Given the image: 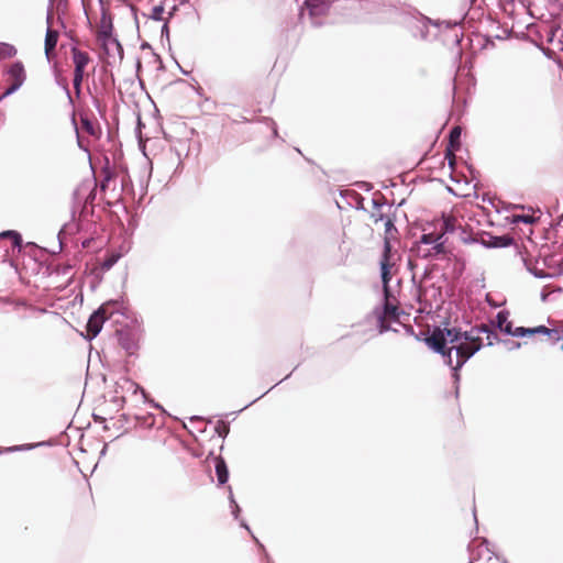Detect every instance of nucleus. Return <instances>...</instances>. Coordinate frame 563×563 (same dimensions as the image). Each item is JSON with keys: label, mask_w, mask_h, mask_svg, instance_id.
Masks as SVG:
<instances>
[{"label": "nucleus", "mask_w": 563, "mask_h": 563, "mask_svg": "<svg viewBox=\"0 0 563 563\" xmlns=\"http://www.w3.org/2000/svg\"><path fill=\"white\" fill-rule=\"evenodd\" d=\"M216 474L218 478V483L223 485L229 479V470L225 461L222 457L216 459Z\"/></svg>", "instance_id": "16"}, {"label": "nucleus", "mask_w": 563, "mask_h": 563, "mask_svg": "<svg viewBox=\"0 0 563 563\" xmlns=\"http://www.w3.org/2000/svg\"><path fill=\"white\" fill-rule=\"evenodd\" d=\"M533 328H525V336L534 335Z\"/></svg>", "instance_id": "42"}, {"label": "nucleus", "mask_w": 563, "mask_h": 563, "mask_svg": "<svg viewBox=\"0 0 563 563\" xmlns=\"http://www.w3.org/2000/svg\"><path fill=\"white\" fill-rule=\"evenodd\" d=\"M229 431H230V428H229V424H228V423H225V422H224V421H222V420L218 421V423H217V426H216V432H217L220 437H222V438L227 437V435H228V433H229Z\"/></svg>", "instance_id": "26"}, {"label": "nucleus", "mask_w": 563, "mask_h": 563, "mask_svg": "<svg viewBox=\"0 0 563 563\" xmlns=\"http://www.w3.org/2000/svg\"><path fill=\"white\" fill-rule=\"evenodd\" d=\"M229 499H230V506H231L232 515L234 516L235 519H238L239 518V512H240L241 509H240L238 503L234 499L233 492H232L231 487H229Z\"/></svg>", "instance_id": "24"}, {"label": "nucleus", "mask_w": 563, "mask_h": 563, "mask_svg": "<svg viewBox=\"0 0 563 563\" xmlns=\"http://www.w3.org/2000/svg\"><path fill=\"white\" fill-rule=\"evenodd\" d=\"M107 320V309L106 306L99 307L89 317L87 322V339H95L101 331L104 321Z\"/></svg>", "instance_id": "9"}, {"label": "nucleus", "mask_w": 563, "mask_h": 563, "mask_svg": "<svg viewBox=\"0 0 563 563\" xmlns=\"http://www.w3.org/2000/svg\"><path fill=\"white\" fill-rule=\"evenodd\" d=\"M406 330H407V332H410V333H412V332H413V329H412V327H410V325H409V327H407V328H406Z\"/></svg>", "instance_id": "47"}, {"label": "nucleus", "mask_w": 563, "mask_h": 563, "mask_svg": "<svg viewBox=\"0 0 563 563\" xmlns=\"http://www.w3.org/2000/svg\"><path fill=\"white\" fill-rule=\"evenodd\" d=\"M273 133H274V135H275V136L277 135V129H276V126H275V125H274V128H273Z\"/></svg>", "instance_id": "48"}, {"label": "nucleus", "mask_w": 563, "mask_h": 563, "mask_svg": "<svg viewBox=\"0 0 563 563\" xmlns=\"http://www.w3.org/2000/svg\"><path fill=\"white\" fill-rule=\"evenodd\" d=\"M561 336H562V339H561V340H563V331L561 332Z\"/></svg>", "instance_id": "51"}, {"label": "nucleus", "mask_w": 563, "mask_h": 563, "mask_svg": "<svg viewBox=\"0 0 563 563\" xmlns=\"http://www.w3.org/2000/svg\"><path fill=\"white\" fill-rule=\"evenodd\" d=\"M461 240L466 244L479 243L487 249L507 247L514 243V239L509 235L497 236L488 232H482L478 236L472 238L468 235L466 236L465 232L463 231Z\"/></svg>", "instance_id": "5"}, {"label": "nucleus", "mask_w": 563, "mask_h": 563, "mask_svg": "<svg viewBox=\"0 0 563 563\" xmlns=\"http://www.w3.org/2000/svg\"><path fill=\"white\" fill-rule=\"evenodd\" d=\"M58 84L63 87V89L65 90L66 95H67V98L69 100L70 103H73V98H71V95H70V91H69V88H68V84L66 80H63V81H59L58 80Z\"/></svg>", "instance_id": "33"}, {"label": "nucleus", "mask_w": 563, "mask_h": 563, "mask_svg": "<svg viewBox=\"0 0 563 563\" xmlns=\"http://www.w3.org/2000/svg\"><path fill=\"white\" fill-rule=\"evenodd\" d=\"M482 545H485V550H486L487 554L489 555L488 556V561H492L494 553L488 548V541L486 539H483L482 540Z\"/></svg>", "instance_id": "38"}, {"label": "nucleus", "mask_w": 563, "mask_h": 563, "mask_svg": "<svg viewBox=\"0 0 563 563\" xmlns=\"http://www.w3.org/2000/svg\"><path fill=\"white\" fill-rule=\"evenodd\" d=\"M164 11H165L164 7L162 4H159V5L153 7L151 9V12L148 14L144 13V15L154 21H164L165 22V20H169V18L173 15V13L170 12L168 18H164L163 16Z\"/></svg>", "instance_id": "21"}, {"label": "nucleus", "mask_w": 563, "mask_h": 563, "mask_svg": "<svg viewBox=\"0 0 563 563\" xmlns=\"http://www.w3.org/2000/svg\"><path fill=\"white\" fill-rule=\"evenodd\" d=\"M497 339H498V334L494 330H492L487 333L488 345H493L494 341H496Z\"/></svg>", "instance_id": "36"}, {"label": "nucleus", "mask_w": 563, "mask_h": 563, "mask_svg": "<svg viewBox=\"0 0 563 563\" xmlns=\"http://www.w3.org/2000/svg\"><path fill=\"white\" fill-rule=\"evenodd\" d=\"M533 331L536 334H544V335L550 336L554 343L558 341H561V339H562L561 331H559L556 329H549L545 325L534 327Z\"/></svg>", "instance_id": "19"}, {"label": "nucleus", "mask_w": 563, "mask_h": 563, "mask_svg": "<svg viewBox=\"0 0 563 563\" xmlns=\"http://www.w3.org/2000/svg\"><path fill=\"white\" fill-rule=\"evenodd\" d=\"M79 196H80V189H77V190L74 192V198H75L76 200H78V199H79Z\"/></svg>", "instance_id": "44"}, {"label": "nucleus", "mask_w": 563, "mask_h": 563, "mask_svg": "<svg viewBox=\"0 0 563 563\" xmlns=\"http://www.w3.org/2000/svg\"><path fill=\"white\" fill-rule=\"evenodd\" d=\"M512 336L523 338L525 336V327H517L512 331Z\"/></svg>", "instance_id": "35"}, {"label": "nucleus", "mask_w": 563, "mask_h": 563, "mask_svg": "<svg viewBox=\"0 0 563 563\" xmlns=\"http://www.w3.org/2000/svg\"><path fill=\"white\" fill-rule=\"evenodd\" d=\"M118 258H119V256H115V255H112V256L106 258L103 262V265H102L103 268L110 269L118 262Z\"/></svg>", "instance_id": "31"}, {"label": "nucleus", "mask_w": 563, "mask_h": 563, "mask_svg": "<svg viewBox=\"0 0 563 563\" xmlns=\"http://www.w3.org/2000/svg\"><path fill=\"white\" fill-rule=\"evenodd\" d=\"M409 26L412 35L421 40L437 37L442 26L450 31L452 42L456 46L460 45L463 37L456 22L452 23L450 21L431 20L422 14L412 16Z\"/></svg>", "instance_id": "2"}, {"label": "nucleus", "mask_w": 563, "mask_h": 563, "mask_svg": "<svg viewBox=\"0 0 563 563\" xmlns=\"http://www.w3.org/2000/svg\"><path fill=\"white\" fill-rule=\"evenodd\" d=\"M385 230H386V233H389L391 230H396L391 219H389V218L385 222Z\"/></svg>", "instance_id": "37"}, {"label": "nucleus", "mask_w": 563, "mask_h": 563, "mask_svg": "<svg viewBox=\"0 0 563 563\" xmlns=\"http://www.w3.org/2000/svg\"><path fill=\"white\" fill-rule=\"evenodd\" d=\"M372 203H373L374 209H375V210H377V211H379V210H380V208H382V207L384 206V203H385V202H384V197H383V196H380V198H379V199H378V198H374V199L372 200Z\"/></svg>", "instance_id": "32"}, {"label": "nucleus", "mask_w": 563, "mask_h": 563, "mask_svg": "<svg viewBox=\"0 0 563 563\" xmlns=\"http://www.w3.org/2000/svg\"><path fill=\"white\" fill-rule=\"evenodd\" d=\"M473 560H479V555H473Z\"/></svg>", "instance_id": "50"}, {"label": "nucleus", "mask_w": 563, "mask_h": 563, "mask_svg": "<svg viewBox=\"0 0 563 563\" xmlns=\"http://www.w3.org/2000/svg\"><path fill=\"white\" fill-rule=\"evenodd\" d=\"M118 387H120L123 391L131 393L133 395L141 391L142 395L145 397L144 389L136 383L132 382L131 379L123 378L121 382L118 383Z\"/></svg>", "instance_id": "18"}, {"label": "nucleus", "mask_w": 563, "mask_h": 563, "mask_svg": "<svg viewBox=\"0 0 563 563\" xmlns=\"http://www.w3.org/2000/svg\"><path fill=\"white\" fill-rule=\"evenodd\" d=\"M457 228V221L453 216H442L441 221L439 222V228H437L433 232L437 235H441L442 239H448L446 235L455 232Z\"/></svg>", "instance_id": "12"}, {"label": "nucleus", "mask_w": 563, "mask_h": 563, "mask_svg": "<svg viewBox=\"0 0 563 563\" xmlns=\"http://www.w3.org/2000/svg\"><path fill=\"white\" fill-rule=\"evenodd\" d=\"M371 217L374 219V222H376V223L384 219V214L377 210L375 212H373Z\"/></svg>", "instance_id": "39"}, {"label": "nucleus", "mask_w": 563, "mask_h": 563, "mask_svg": "<svg viewBox=\"0 0 563 563\" xmlns=\"http://www.w3.org/2000/svg\"><path fill=\"white\" fill-rule=\"evenodd\" d=\"M84 75H85V73H82V71L78 73V71L74 70L73 85H74V89L76 91L77 97L80 96L81 82H82V79H84Z\"/></svg>", "instance_id": "23"}, {"label": "nucleus", "mask_w": 563, "mask_h": 563, "mask_svg": "<svg viewBox=\"0 0 563 563\" xmlns=\"http://www.w3.org/2000/svg\"><path fill=\"white\" fill-rule=\"evenodd\" d=\"M507 322H508V312L505 310L499 311L496 316L497 328L500 329Z\"/></svg>", "instance_id": "27"}, {"label": "nucleus", "mask_w": 563, "mask_h": 563, "mask_svg": "<svg viewBox=\"0 0 563 563\" xmlns=\"http://www.w3.org/2000/svg\"><path fill=\"white\" fill-rule=\"evenodd\" d=\"M534 219L533 217L529 214H515L512 216V223H526L530 224L533 223Z\"/></svg>", "instance_id": "25"}, {"label": "nucleus", "mask_w": 563, "mask_h": 563, "mask_svg": "<svg viewBox=\"0 0 563 563\" xmlns=\"http://www.w3.org/2000/svg\"><path fill=\"white\" fill-rule=\"evenodd\" d=\"M332 0H305V8L300 9L299 18L302 22L308 19L313 26H319L322 22L320 16L324 15L331 4Z\"/></svg>", "instance_id": "4"}, {"label": "nucleus", "mask_w": 563, "mask_h": 563, "mask_svg": "<svg viewBox=\"0 0 563 563\" xmlns=\"http://www.w3.org/2000/svg\"><path fill=\"white\" fill-rule=\"evenodd\" d=\"M118 341L122 349L130 355L137 350L139 333L134 329L122 328L117 330Z\"/></svg>", "instance_id": "10"}, {"label": "nucleus", "mask_w": 563, "mask_h": 563, "mask_svg": "<svg viewBox=\"0 0 563 563\" xmlns=\"http://www.w3.org/2000/svg\"><path fill=\"white\" fill-rule=\"evenodd\" d=\"M268 563H273V562L268 561Z\"/></svg>", "instance_id": "53"}, {"label": "nucleus", "mask_w": 563, "mask_h": 563, "mask_svg": "<svg viewBox=\"0 0 563 563\" xmlns=\"http://www.w3.org/2000/svg\"><path fill=\"white\" fill-rule=\"evenodd\" d=\"M499 330L508 335H511L512 331H514L512 324L509 321L507 323H505Z\"/></svg>", "instance_id": "34"}, {"label": "nucleus", "mask_w": 563, "mask_h": 563, "mask_svg": "<svg viewBox=\"0 0 563 563\" xmlns=\"http://www.w3.org/2000/svg\"><path fill=\"white\" fill-rule=\"evenodd\" d=\"M390 251V242L387 239H385L384 252L380 260V277L383 282L385 297L389 296L388 283L391 279L390 268L394 265V263L391 262Z\"/></svg>", "instance_id": "8"}, {"label": "nucleus", "mask_w": 563, "mask_h": 563, "mask_svg": "<svg viewBox=\"0 0 563 563\" xmlns=\"http://www.w3.org/2000/svg\"><path fill=\"white\" fill-rule=\"evenodd\" d=\"M553 37H554V32L551 31L550 34H549V37H548V42H552Z\"/></svg>", "instance_id": "45"}, {"label": "nucleus", "mask_w": 563, "mask_h": 563, "mask_svg": "<svg viewBox=\"0 0 563 563\" xmlns=\"http://www.w3.org/2000/svg\"><path fill=\"white\" fill-rule=\"evenodd\" d=\"M7 76L10 86L3 91L1 98L14 93L24 84L26 76L23 64L21 62H14L8 69Z\"/></svg>", "instance_id": "7"}, {"label": "nucleus", "mask_w": 563, "mask_h": 563, "mask_svg": "<svg viewBox=\"0 0 563 563\" xmlns=\"http://www.w3.org/2000/svg\"><path fill=\"white\" fill-rule=\"evenodd\" d=\"M470 563H473V562H470Z\"/></svg>", "instance_id": "54"}, {"label": "nucleus", "mask_w": 563, "mask_h": 563, "mask_svg": "<svg viewBox=\"0 0 563 563\" xmlns=\"http://www.w3.org/2000/svg\"><path fill=\"white\" fill-rule=\"evenodd\" d=\"M112 29H113L112 21H111L110 16H108L107 13L103 11L101 21H100L99 31H98L99 40L112 34Z\"/></svg>", "instance_id": "17"}, {"label": "nucleus", "mask_w": 563, "mask_h": 563, "mask_svg": "<svg viewBox=\"0 0 563 563\" xmlns=\"http://www.w3.org/2000/svg\"><path fill=\"white\" fill-rule=\"evenodd\" d=\"M241 527H243V528H245L247 531H250L249 526H247V525H246V522H245V521H243V520L241 521Z\"/></svg>", "instance_id": "46"}, {"label": "nucleus", "mask_w": 563, "mask_h": 563, "mask_svg": "<svg viewBox=\"0 0 563 563\" xmlns=\"http://www.w3.org/2000/svg\"><path fill=\"white\" fill-rule=\"evenodd\" d=\"M93 199H95V194H93V191H90L85 199V203H87L88 201H92Z\"/></svg>", "instance_id": "43"}, {"label": "nucleus", "mask_w": 563, "mask_h": 563, "mask_svg": "<svg viewBox=\"0 0 563 563\" xmlns=\"http://www.w3.org/2000/svg\"><path fill=\"white\" fill-rule=\"evenodd\" d=\"M102 46L108 55H113L114 51L120 59L123 58V47L118 38L113 37L112 34L100 38Z\"/></svg>", "instance_id": "13"}, {"label": "nucleus", "mask_w": 563, "mask_h": 563, "mask_svg": "<svg viewBox=\"0 0 563 563\" xmlns=\"http://www.w3.org/2000/svg\"><path fill=\"white\" fill-rule=\"evenodd\" d=\"M534 275H536L537 277H539V278H542V277H544V275H542V274H539V273H534Z\"/></svg>", "instance_id": "49"}, {"label": "nucleus", "mask_w": 563, "mask_h": 563, "mask_svg": "<svg viewBox=\"0 0 563 563\" xmlns=\"http://www.w3.org/2000/svg\"><path fill=\"white\" fill-rule=\"evenodd\" d=\"M58 41V32L53 30L52 27H47L44 41V51L45 56L48 60H51L54 55L55 47Z\"/></svg>", "instance_id": "14"}, {"label": "nucleus", "mask_w": 563, "mask_h": 563, "mask_svg": "<svg viewBox=\"0 0 563 563\" xmlns=\"http://www.w3.org/2000/svg\"><path fill=\"white\" fill-rule=\"evenodd\" d=\"M562 351H563V343H562V346H561Z\"/></svg>", "instance_id": "52"}, {"label": "nucleus", "mask_w": 563, "mask_h": 563, "mask_svg": "<svg viewBox=\"0 0 563 563\" xmlns=\"http://www.w3.org/2000/svg\"><path fill=\"white\" fill-rule=\"evenodd\" d=\"M46 23H47V27H52V23H53V12H52V10H48V12H47Z\"/></svg>", "instance_id": "41"}, {"label": "nucleus", "mask_w": 563, "mask_h": 563, "mask_svg": "<svg viewBox=\"0 0 563 563\" xmlns=\"http://www.w3.org/2000/svg\"><path fill=\"white\" fill-rule=\"evenodd\" d=\"M161 38H162V41L166 40L167 42H169L168 20H165V22L162 26Z\"/></svg>", "instance_id": "30"}, {"label": "nucleus", "mask_w": 563, "mask_h": 563, "mask_svg": "<svg viewBox=\"0 0 563 563\" xmlns=\"http://www.w3.org/2000/svg\"><path fill=\"white\" fill-rule=\"evenodd\" d=\"M33 448H35V444L14 445V446L5 448L4 451L5 452H16V451H22V450H31Z\"/></svg>", "instance_id": "29"}, {"label": "nucleus", "mask_w": 563, "mask_h": 563, "mask_svg": "<svg viewBox=\"0 0 563 563\" xmlns=\"http://www.w3.org/2000/svg\"><path fill=\"white\" fill-rule=\"evenodd\" d=\"M448 239H442L441 235H437L435 232H427L423 229V233L411 247V252L422 260L439 261L446 256L449 249L446 246Z\"/></svg>", "instance_id": "3"}, {"label": "nucleus", "mask_w": 563, "mask_h": 563, "mask_svg": "<svg viewBox=\"0 0 563 563\" xmlns=\"http://www.w3.org/2000/svg\"><path fill=\"white\" fill-rule=\"evenodd\" d=\"M385 303L382 308H376L374 314L377 319L379 333H384L389 330H394L390 327V322H397L399 320L400 312L398 308L388 301V296L385 297Z\"/></svg>", "instance_id": "6"}, {"label": "nucleus", "mask_w": 563, "mask_h": 563, "mask_svg": "<svg viewBox=\"0 0 563 563\" xmlns=\"http://www.w3.org/2000/svg\"><path fill=\"white\" fill-rule=\"evenodd\" d=\"M507 344H508V350H515V349H519L521 346V343L519 342H514V341H507Z\"/></svg>", "instance_id": "40"}, {"label": "nucleus", "mask_w": 563, "mask_h": 563, "mask_svg": "<svg viewBox=\"0 0 563 563\" xmlns=\"http://www.w3.org/2000/svg\"><path fill=\"white\" fill-rule=\"evenodd\" d=\"M16 54V49L13 45L8 43H0V56L13 57Z\"/></svg>", "instance_id": "22"}, {"label": "nucleus", "mask_w": 563, "mask_h": 563, "mask_svg": "<svg viewBox=\"0 0 563 563\" xmlns=\"http://www.w3.org/2000/svg\"><path fill=\"white\" fill-rule=\"evenodd\" d=\"M492 329L486 325H477L470 331L459 328H435L428 339L427 344L434 352L442 355L444 363L453 369L455 382L460 379L459 369L482 349V333H488Z\"/></svg>", "instance_id": "1"}, {"label": "nucleus", "mask_w": 563, "mask_h": 563, "mask_svg": "<svg viewBox=\"0 0 563 563\" xmlns=\"http://www.w3.org/2000/svg\"><path fill=\"white\" fill-rule=\"evenodd\" d=\"M81 125H82V129L93 135L95 134V128H93V124L92 122L88 119V118H81Z\"/></svg>", "instance_id": "28"}, {"label": "nucleus", "mask_w": 563, "mask_h": 563, "mask_svg": "<svg viewBox=\"0 0 563 563\" xmlns=\"http://www.w3.org/2000/svg\"><path fill=\"white\" fill-rule=\"evenodd\" d=\"M462 129L460 126H454L451 129L449 134V145L446 147L445 157L449 159L450 167L453 168L455 156L453 154L454 151H457L461 146L460 137H461Z\"/></svg>", "instance_id": "11"}, {"label": "nucleus", "mask_w": 563, "mask_h": 563, "mask_svg": "<svg viewBox=\"0 0 563 563\" xmlns=\"http://www.w3.org/2000/svg\"><path fill=\"white\" fill-rule=\"evenodd\" d=\"M1 239H9L12 241L13 247H16L19 251L22 247V236L19 232L13 230L3 231L0 233Z\"/></svg>", "instance_id": "20"}, {"label": "nucleus", "mask_w": 563, "mask_h": 563, "mask_svg": "<svg viewBox=\"0 0 563 563\" xmlns=\"http://www.w3.org/2000/svg\"><path fill=\"white\" fill-rule=\"evenodd\" d=\"M73 54V62L75 65V71H82L85 73V68L88 65L90 58L89 55L86 52H82L78 49L77 47L71 48Z\"/></svg>", "instance_id": "15"}]
</instances>
